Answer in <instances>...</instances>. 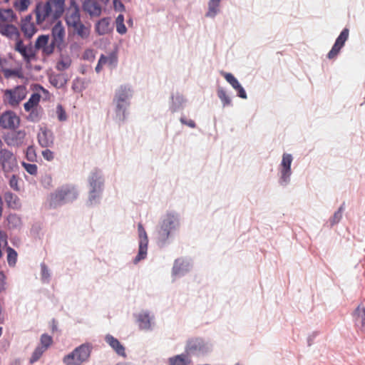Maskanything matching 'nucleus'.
<instances>
[{
  "mask_svg": "<svg viewBox=\"0 0 365 365\" xmlns=\"http://www.w3.org/2000/svg\"><path fill=\"white\" fill-rule=\"evenodd\" d=\"M9 178V184L11 188H12L15 191H20V187L19 186V178L16 175H12Z\"/></svg>",
  "mask_w": 365,
  "mask_h": 365,
  "instance_id": "a18cd8bd",
  "label": "nucleus"
},
{
  "mask_svg": "<svg viewBox=\"0 0 365 365\" xmlns=\"http://www.w3.org/2000/svg\"><path fill=\"white\" fill-rule=\"evenodd\" d=\"M43 158L48 161H51L54 158L53 153L49 149H46L42 151Z\"/></svg>",
  "mask_w": 365,
  "mask_h": 365,
  "instance_id": "864d4df0",
  "label": "nucleus"
},
{
  "mask_svg": "<svg viewBox=\"0 0 365 365\" xmlns=\"http://www.w3.org/2000/svg\"><path fill=\"white\" fill-rule=\"evenodd\" d=\"M235 365H241V364H239V363H237V364H236Z\"/></svg>",
  "mask_w": 365,
  "mask_h": 365,
  "instance_id": "338daca9",
  "label": "nucleus"
},
{
  "mask_svg": "<svg viewBox=\"0 0 365 365\" xmlns=\"http://www.w3.org/2000/svg\"><path fill=\"white\" fill-rule=\"evenodd\" d=\"M212 346L200 338L190 339L185 346V352L189 355H205L210 352Z\"/></svg>",
  "mask_w": 365,
  "mask_h": 365,
  "instance_id": "1a4fd4ad",
  "label": "nucleus"
},
{
  "mask_svg": "<svg viewBox=\"0 0 365 365\" xmlns=\"http://www.w3.org/2000/svg\"><path fill=\"white\" fill-rule=\"evenodd\" d=\"M103 66H103V60H98V64H97V66H96V68H95L96 71L97 73H99L102 70Z\"/></svg>",
  "mask_w": 365,
  "mask_h": 365,
  "instance_id": "13d9d810",
  "label": "nucleus"
},
{
  "mask_svg": "<svg viewBox=\"0 0 365 365\" xmlns=\"http://www.w3.org/2000/svg\"><path fill=\"white\" fill-rule=\"evenodd\" d=\"M26 88L24 86H19L14 89L6 90L4 93V101L11 106H16L26 98Z\"/></svg>",
  "mask_w": 365,
  "mask_h": 365,
  "instance_id": "9b49d317",
  "label": "nucleus"
},
{
  "mask_svg": "<svg viewBox=\"0 0 365 365\" xmlns=\"http://www.w3.org/2000/svg\"><path fill=\"white\" fill-rule=\"evenodd\" d=\"M20 119L17 115L11 111H6L0 116V125L5 129H14L19 126Z\"/></svg>",
  "mask_w": 365,
  "mask_h": 365,
  "instance_id": "dca6fc26",
  "label": "nucleus"
},
{
  "mask_svg": "<svg viewBox=\"0 0 365 365\" xmlns=\"http://www.w3.org/2000/svg\"><path fill=\"white\" fill-rule=\"evenodd\" d=\"M65 0H48L38 3L35 9L36 22L42 25L45 21L58 20L66 14Z\"/></svg>",
  "mask_w": 365,
  "mask_h": 365,
  "instance_id": "f257e3e1",
  "label": "nucleus"
},
{
  "mask_svg": "<svg viewBox=\"0 0 365 365\" xmlns=\"http://www.w3.org/2000/svg\"><path fill=\"white\" fill-rule=\"evenodd\" d=\"M139 236V250L136 257L133 259L134 264L138 263L140 260L145 259L147 256L148 239L147 233L141 223L138 225Z\"/></svg>",
  "mask_w": 365,
  "mask_h": 365,
  "instance_id": "4468645a",
  "label": "nucleus"
},
{
  "mask_svg": "<svg viewBox=\"0 0 365 365\" xmlns=\"http://www.w3.org/2000/svg\"><path fill=\"white\" fill-rule=\"evenodd\" d=\"M50 83L57 88H63L67 83V79L63 74H57L51 76Z\"/></svg>",
  "mask_w": 365,
  "mask_h": 365,
  "instance_id": "2f4dec72",
  "label": "nucleus"
},
{
  "mask_svg": "<svg viewBox=\"0 0 365 365\" xmlns=\"http://www.w3.org/2000/svg\"><path fill=\"white\" fill-rule=\"evenodd\" d=\"M349 37V29L345 28L342 30L338 38H336L334 46L328 53L327 57L331 59L336 57L339 53L341 48L344 46L345 42Z\"/></svg>",
  "mask_w": 365,
  "mask_h": 365,
  "instance_id": "a211bd4d",
  "label": "nucleus"
},
{
  "mask_svg": "<svg viewBox=\"0 0 365 365\" xmlns=\"http://www.w3.org/2000/svg\"><path fill=\"white\" fill-rule=\"evenodd\" d=\"M133 96V90L130 86H120L115 91L113 102L115 105V119L120 122L125 120L126 110L130 106V99Z\"/></svg>",
  "mask_w": 365,
  "mask_h": 365,
  "instance_id": "7ed1b4c3",
  "label": "nucleus"
},
{
  "mask_svg": "<svg viewBox=\"0 0 365 365\" xmlns=\"http://www.w3.org/2000/svg\"><path fill=\"white\" fill-rule=\"evenodd\" d=\"M0 165L2 170L4 173L5 177H9V174L14 172L18 168V163L16 158L8 149L0 150Z\"/></svg>",
  "mask_w": 365,
  "mask_h": 365,
  "instance_id": "9d476101",
  "label": "nucleus"
},
{
  "mask_svg": "<svg viewBox=\"0 0 365 365\" xmlns=\"http://www.w3.org/2000/svg\"><path fill=\"white\" fill-rule=\"evenodd\" d=\"M31 4V0H15L14 7L19 11H25Z\"/></svg>",
  "mask_w": 365,
  "mask_h": 365,
  "instance_id": "e433bc0d",
  "label": "nucleus"
},
{
  "mask_svg": "<svg viewBox=\"0 0 365 365\" xmlns=\"http://www.w3.org/2000/svg\"><path fill=\"white\" fill-rule=\"evenodd\" d=\"M41 280L43 281V282L48 283L49 282V279H50L49 270L44 263H41Z\"/></svg>",
  "mask_w": 365,
  "mask_h": 365,
  "instance_id": "49530a36",
  "label": "nucleus"
},
{
  "mask_svg": "<svg viewBox=\"0 0 365 365\" xmlns=\"http://www.w3.org/2000/svg\"><path fill=\"white\" fill-rule=\"evenodd\" d=\"M125 19L124 15L122 14H120L118 15V16L115 18V25L116 28V31L118 34L120 35H124L127 33V28L125 25Z\"/></svg>",
  "mask_w": 365,
  "mask_h": 365,
  "instance_id": "473e14b6",
  "label": "nucleus"
},
{
  "mask_svg": "<svg viewBox=\"0 0 365 365\" xmlns=\"http://www.w3.org/2000/svg\"><path fill=\"white\" fill-rule=\"evenodd\" d=\"M180 120L182 124L186 125L190 128H194L196 127V124L192 120H187L185 118L181 117Z\"/></svg>",
  "mask_w": 365,
  "mask_h": 365,
  "instance_id": "5fc2aeb1",
  "label": "nucleus"
},
{
  "mask_svg": "<svg viewBox=\"0 0 365 365\" xmlns=\"http://www.w3.org/2000/svg\"><path fill=\"white\" fill-rule=\"evenodd\" d=\"M171 98L172 103L170 106V110L172 112H176L182 108L185 103V99L182 96L177 94L176 96H172Z\"/></svg>",
  "mask_w": 365,
  "mask_h": 365,
  "instance_id": "72a5a7b5",
  "label": "nucleus"
},
{
  "mask_svg": "<svg viewBox=\"0 0 365 365\" xmlns=\"http://www.w3.org/2000/svg\"><path fill=\"white\" fill-rule=\"evenodd\" d=\"M71 66V61L69 59H64L60 61L56 66V68L58 71H64L69 68Z\"/></svg>",
  "mask_w": 365,
  "mask_h": 365,
  "instance_id": "3c124183",
  "label": "nucleus"
},
{
  "mask_svg": "<svg viewBox=\"0 0 365 365\" xmlns=\"http://www.w3.org/2000/svg\"><path fill=\"white\" fill-rule=\"evenodd\" d=\"M15 51L18 52L27 63H30L36 57V51L31 42L25 44L20 38L16 41L14 46Z\"/></svg>",
  "mask_w": 365,
  "mask_h": 365,
  "instance_id": "f8f14e48",
  "label": "nucleus"
},
{
  "mask_svg": "<svg viewBox=\"0 0 365 365\" xmlns=\"http://www.w3.org/2000/svg\"><path fill=\"white\" fill-rule=\"evenodd\" d=\"M64 20L68 29H71L73 34L81 40L88 39L91 33V24H85L81 21V9L76 6L66 10Z\"/></svg>",
  "mask_w": 365,
  "mask_h": 365,
  "instance_id": "f03ea898",
  "label": "nucleus"
},
{
  "mask_svg": "<svg viewBox=\"0 0 365 365\" xmlns=\"http://www.w3.org/2000/svg\"><path fill=\"white\" fill-rule=\"evenodd\" d=\"M58 119L60 121H65L67 118L66 113L61 105H58L56 108Z\"/></svg>",
  "mask_w": 365,
  "mask_h": 365,
  "instance_id": "8fccbe9b",
  "label": "nucleus"
},
{
  "mask_svg": "<svg viewBox=\"0 0 365 365\" xmlns=\"http://www.w3.org/2000/svg\"><path fill=\"white\" fill-rule=\"evenodd\" d=\"M26 132L24 130L12 131L4 137L5 143L11 147H19L24 143Z\"/></svg>",
  "mask_w": 365,
  "mask_h": 365,
  "instance_id": "f3484780",
  "label": "nucleus"
},
{
  "mask_svg": "<svg viewBox=\"0 0 365 365\" xmlns=\"http://www.w3.org/2000/svg\"><path fill=\"white\" fill-rule=\"evenodd\" d=\"M45 351V349L37 346L31 354V356L29 359V363L33 364L38 361V359L42 356Z\"/></svg>",
  "mask_w": 365,
  "mask_h": 365,
  "instance_id": "a19ab883",
  "label": "nucleus"
},
{
  "mask_svg": "<svg viewBox=\"0 0 365 365\" xmlns=\"http://www.w3.org/2000/svg\"><path fill=\"white\" fill-rule=\"evenodd\" d=\"M7 222L10 229H16L21 226V219L16 214L9 215Z\"/></svg>",
  "mask_w": 365,
  "mask_h": 365,
  "instance_id": "c9c22d12",
  "label": "nucleus"
},
{
  "mask_svg": "<svg viewBox=\"0 0 365 365\" xmlns=\"http://www.w3.org/2000/svg\"><path fill=\"white\" fill-rule=\"evenodd\" d=\"M217 96L221 100L224 107L231 105V99L222 88L217 89Z\"/></svg>",
  "mask_w": 365,
  "mask_h": 365,
  "instance_id": "58836bf2",
  "label": "nucleus"
},
{
  "mask_svg": "<svg viewBox=\"0 0 365 365\" xmlns=\"http://www.w3.org/2000/svg\"><path fill=\"white\" fill-rule=\"evenodd\" d=\"M4 200L8 207L11 209L18 210L21 206L19 197L11 192H6L4 194Z\"/></svg>",
  "mask_w": 365,
  "mask_h": 365,
  "instance_id": "cd10ccee",
  "label": "nucleus"
},
{
  "mask_svg": "<svg viewBox=\"0 0 365 365\" xmlns=\"http://www.w3.org/2000/svg\"><path fill=\"white\" fill-rule=\"evenodd\" d=\"M26 158L31 162H34L36 160V154L34 146H29L26 152Z\"/></svg>",
  "mask_w": 365,
  "mask_h": 365,
  "instance_id": "de8ad7c7",
  "label": "nucleus"
},
{
  "mask_svg": "<svg viewBox=\"0 0 365 365\" xmlns=\"http://www.w3.org/2000/svg\"><path fill=\"white\" fill-rule=\"evenodd\" d=\"M235 90L237 92V96L239 97L244 99H246L247 98V93L241 85L239 87L236 88Z\"/></svg>",
  "mask_w": 365,
  "mask_h": 365,
  "instance_id": "4d7b16f0",
  "label": "nucleus"
},
{
  "mask_svg": "<svg viewBox=\"0 0 365 365\" xmlns=\"http://www.w3.org/2000/svg\"><path fill=\"white\" fill-rule=\"evenodd\" d=\"M106 341L118 355L125 356V348L117 339L108 334L106 336Z\"/></svg>",
  "mask_w": 365,
  "mask_h": 365,
  "instance_id": "bb28decb",
  "label": "nucleus"
},
{
  "mask_svg": "<svg viewBox=\"0 0 365 365\" xmlns=\"http://www.w3.org/2000/svg\"><path fill=\"white\" fill-rule=\"evenodd\" d=\"M52 342V337L46 334H43L41 336L40 344L38 346L43 348L46 351L51 345Z\"/></svg>",
  "mask_w": 365,
  "mask_h": 365,
  "instance_id": "ea45409f",
  "label": "nucleus"
},
{
  "mask_svg": "<svg viewBox=\"0 0 365 365\" xmlns=\"http://www.w3.org/2000/svg\"><path fill=\"white\" fill-rule=\"evenodd\" d=\"M32 19V16L29 14L25 16L21 22V29L25 38L28 39L31 38L38 31Z\"/></svg>",
  "mask_w": 365,
  "mask_h": 365,
  "instance_id": "aec40b11",
  "label": "nucleus"
},
{
  "mask_svg": "<svg viewBox=\"0 0 365 365\" xmlns=\"http://www.w3.org/2000/svg\"><path fill=\"white\" fill-rule=\"evenodd\" d=\"M179 226V218L177 215L168 213L163 220L158 231V242L165 245L170 233Z\"/></svg>",
  "mask_w": 365,
  "mask_h": 365,
  "instance_id": "0eeeda50",
  "label": "nucleus"
},
{
  "mask_svg": "<svg viewBox=\"0 0 365 365\" xmlns=\"http://www.w3.org/2000/svg\"><path fill=\"white\" fill-rule=\"evenodd\" d=\"M0 13L1 14V22L6 23V21H12L14 17V11L11 9L3 10L0 9Z\"/></svg>",
  "mask_w": 365,
  "mask_h": 365,
  "instance_id": "79ce46f5",
  "label": "nucleus"
},
{
  "mask_svg": "<svg viewBox=\"0 0 365 365\" xmlns=\"http://www.w3.org/2000/svg\"><path fill=\"white\" fill-rule=\"evenodd\" d=\"M0 34L11 40L16 41L20 38L17 27L4 22H0Z\"/></svg>",
  "mask_w": 365,
  "mask_h": 365,
  "instance_id": "412c9836",
  "label": "nucleus"
},
{
  "mask_svg": "<svg viewBox=\"0 0 365 365\" xmlns=\"http://www.w3.org/2000/svg\"><path fill=\"white\" fill-rule=\"evenodd\" d=\"M128 22L129 24H132V23H133V20H132V19H130L128 20Z\"/></svg>",
  "mask_w": 365,
  "mask_h": 365,
  "instance_id": "680f3d73",
  "label": "nucleus"
},
{
  "mask_svg": "<svg viewBox=\"0 0 365 365\" xmlns=\"http://www.w3.org/2000/svg\"><path fill=\"white\" fill-rule=\"evenodd\" d=\"M190 363V357L185 351L168 359L169 365H189Z\"/></svg>",
  "mask_w": 365,
  "mask_h": 365,
  "instance_id": "a878e982",
  "label": "nucleus"
},
{
  "mask_svg": "<svg viewBox=\"0 0 365 365\" xmlns=\"http://www.w3.org/2000/svg\"><path fill=\"white\" fill-rule=\"evenodd\" d=\"M5 289H6V276L2 272H0V292L4 291Z\"/></svg>",
  "mask_w": 365,
  "mask_h": 365,
  "instance_id": "6e6d98bb",
  "label": "nucleus"
},
{
  "mask_svg": "<svg viewBox=\"0 0 365 365\" xmlns=\"http://www.w3.org/2000/svg\"><path fill=\"white\" fill-rule=\"evenodd\" d=\"M49 40V36L48 35H41L39 36L36 42L35 45L34 46V48H35V51L41 49L43 53L46 55H51V53H48L46 51V47L48 46L49 44H48Z\"/></svg>",
  "mask_w": 365,
  "mask_h": 365,
  "instance_id": "c85d7f7f",
  "label": "nucleus"
},
{
  "mask_svg": "<svg viewBox=\"0 0 365 365\" xmlns=\"http://www.w3.org/2000/svg\"><path fill=\"white\" fill-rule=\"evenodd\" d=\"M292 156L291 154L284 153L282 155V160L280 163V185L285 186L290 181V177L292 175L291 165L292 162Z\"/></svg>",
  "mask_w": 365,
  "mask_h": 365,
  "instance_id": "ddd939ff",
  "label": "nucleus"
},
{
  "mask_svg": "<svg viewBox=\"0 0 365 365\" xmlns=\"http://www.w3.org/2000/svg\"><path fill=\"white\" fill-rule=\"evenodd\" d=\"M99 60H103V66H107L110 69H113L116 67L118 63V58L115 54L111 53L106 56L102 54Z\"/></svg>",
  "mask_w": 365,
  "mask_h": 365,
  "instance_id": "c756f323",
  "label": "nucleus"
},
{
  "mask_svg": "<svg viewBox=\"0 0 365 365\" xmlns=\"http://www.w3.org/2000/svg\"><path fill=\"white\" fill-rule=\"evenodd\" d=\"M51 41L46 51L48 53H53L55 48L61 51L65 46L66 30L61 21H58L51 28Z\"/></svg>",
  "mask_w": 365,
  "mask_h": 365,
  "instance_id": "39448f33",
  "label": "nucleus"
},
{
  "mask_svg": "<svg viewBox=\"0 0 365 365\" xmlns=\"http://www.w3.org/2000/svg\"><path fill=\"white\" fill-rule=\"evenodd\" d=\"M31 115H32V114H31V115H30L29 118H30V119H31V120H34V118H32Z\"/></svg>",
  "mask_w": 365,
  "mask_h": 365,
  "instance_id": "69168bd1",
  "label": "nucleus"
},
{
  "mask_svg": "<svg viewBox=\"0 0 365 365\" xmlns=\"http://www.w3.org/2000/svg\"><path fill=\"white\" fill-rule=\"evenodd\" d=\"M96 33L99 36L110 34L113 31V26L110 17H103L97 21L94 25Z\"/></svg>",
  "mask_w": 365,
  "mask_h": 365,
  "instance_id": "6ab92c4d",
  "label": "nucleus"
},
{
  "mask_svg": "<svg viewBox=\"0 0 365 365\" xmlns=\"http://www.w3.org/2000/svg\"><path fill=\"white\" fill-rule=\"evenodd\" d=\"M3 145V142L1 141V140L0 139V148H1V146Z\"/></svg>",
  "mask_w": 365,
  "mask_h": 365,
  "instance_id": "e2e57ef3",
  "label": "nucleus"
},
{
  "mask_svg": "<svg viewBox=\"0 0 365 365\" xmlns=\"http://www.w3.org/2000/svg\"><path fill=\"white\" fill-rule=\"evenodd\" d=\"M78 197V192L72 185H63L51 193L49 197V205L57 207L64 204L73 202Z\"/></svg>",
  "mask_w": 365,
  "mask_h": 365,
  "instance_id": "20e7f679",
  "label": "nucleus"
},
{
  "mask_svg": "<svg viewBox=\"0 0 365 365\" xmlns=\"http://www.w3.org/2000/svg\"><path fill=\"white\" fill-rule=\"evenodd\" d=\"M223 76L226 81L232 86L234 89H235L236 88L239 87L241 85L237 81V79L232 73H225Z\"/></svg>",
  "mask_w": 365,
  "mask_h": 365,
  "instance_id": "37998d69",
  "label": "nucleus"
},
{
  "mask_svg": "<svg viewBox=\"0 0 365 365\" xmlns=\"http://www.w3.org/2000/svg\"><path fill=\"white\" fill-rule=\"evenodd\" d=\"M54 137L53 133L47 129H41L38 134V141L43 148H49L53 145Z\"/></svg>",
  "mask_w": 365,
  "mask_h": 365,
  "instance_id": "5701e85b",
  "label": "nucleus"
},
{
  "mask_svg": "<svg viewBox=\"0 0 365 365\" xmlns=\"http://www.w3.org/2000/svg\"><path fill=\"white\" fill-rule=\"evenodd\" d=\"M1 334H2V328L0 327V336H1Z\"/></svg>",
  "mask_w": 365,
  "mask_h": 365,
  "instance_id": "0e129e2a",
  "label": "nucleus"
},
{
  "mask_svg": "<svg viewBox=\"0 0 365 365\" xmlns=\"http://www.w3.org/2000/svg\"><path fill=\"white\" fill-rule=\"evenodd\" d=\"M221 0H210L208 3V11L206 16L214 18L220 11V3Z\"/></svg>",
  "mask_w": 365,
  "mask_h": 365,
  "instance_id": "7c9ffc66",
  "label": "nucleus"
},
{
  "mask_svg": "<svg viewBox=\"0 0 365 365\" xmlns=\"http://www.w3.org/2000/svg\"><path fill=\"white\" fill-rule=\"evenodd\" d=\"M11 365H21V361L19 359H16Z\"/></svg>",
  "mask_w": 365,
  "mask_h": 365,
  "instance_id": "bf43d9fd",
  "label": "nucleus"
},
{
  "mask_svg": "<svg viewBox=\"0 0 365 365\" xmlns=\"http://www.w3.org/2000/svg\"><path fill=\"white\" fill-rule=\"evenodd\" d=\"M344 210V207L341 205L337 211H336L333 215V217L330 219L331 225L333 226L337 223H339L342 217V212Z\"/></svg>",
  "mask_w": 365,
  "mask_h": 365,
  "instance_id": "c03bdc74",
  "label": "nucleus"
},
{
  "mask_svg": "<svg viewBox=\"0 0 365 365\" xmlns=\"http://www.w3.org/2000/svg\"><path fill=\"white\" fill-rule=\"evenodd\" d=\"M7 252V261L11 267H14L17 260V252L11 247H9L6 249Z\"/></svg>",
  "mask_w": 365,
  "mask_h": 365,
  "instance_id": "4c0bfd02",
  "label": "nucleus"
},
{
  "mask_svg": "<svg viewBox=\"0 0 365 365\" xmlns=\"http://www.w3.org/2000/svg\"><path fill=\"white\" fill-rule=\"evenodd\" d=\"M91 349L92 346L89 344H83L66 355L63 362L66 365H81L88 360Z\"/></svg>",
  "mask_w": 365,
  "mask_h": 365,
  "instance_id": "423d86ee",
  "label": "nucleus"
},
{
  "mask_svg": "<svg viewBox=\"0 0 365 365\" xmlns=\"http://www.w3.org/2000/svg\"><path fill=\"white\" fill-rule=\"evenodd\" d=\"M136 317L140 329L148 331L152 329L153 317H150L147 311H143L139 313Z\"/></svg>",
  "mask_w": 365,
  "mask_h": 365,
  "instance_id": "b1692460",
  "label": "nucleus"
},
{
  "mask_svg": "<svg viewBox=\"0 0 365 365\" xmlns=\"http://www.w3.org/2000/svg\"><path fill=\"white\" fill-rule=\"evenodd\" d=\"M113 8L115 11H124L125 8L124 4L120 0H113Z\"/></svg>",
  "mask_w": 365,
  "mask_h": 365,
  "instance_id": "603ef678",
  "label": "nucleus"
},
{
  "mask_svg": "<svg viewBox=\"0 0 365 365\" xmlns=\"http://www.w3.org/2000/svg\"><path fill=\"white\" fill-rule=\"evenodd\" d=\"M116 365H128V364H125V363H119V364H116Z\"/></svg>",
  "mask_w": 365,
  "mask_h": 365,
  "instance_id": "052dcab7",
  "label": "nucleus"
},
{
  "mask_svg": "<svg viewBox=\"0 0 365 365\" xmlns=\"http://www.w3.org/2000/svg\"><path fill=\"white\" fill-rule=\"evenodd\" d=\"M22 165L24 166V169L26 170L28 173L33 175H36L38 168L36 164L23 163Z\"/></svg>",
  "mask_w": 365,
  "mask_h": 365,
  "instance_id": "09e8293b",
  "label": "nucleus"
},
{
  "mask_svg": "<svg viewBox=\"0 0 365 365\" xmlns=\"http://www.w3.org/2000/svg\"><path fill=\"white\" fill-rule=\"evenodd\" d=\"M90 191L88 202L91 205L96 204L103 190V179L99 170H94L88 178Z\"/></svg>",
  "mask_w": 365,
  "mask_h": 365,
  "instance_id": "6e6552de",
  "label": "nucleus"
},
{
  "mask_svg": "<svg viewBox=\"0 0 365 365\" xmlns=\"http://www.w3.org/2000/svg\"><path fill=\"white\" fill-rule=\"evenodd\" d=\"M41 96L37 93H34L29 101L24 103V109L26 111L31 110L35 106H36L40 101Z\"/></svg>",
  "mask_w": 365,
  "mask_h": 365,
  "instance_id": "f704fd0d",
  "label": "nucleus"
},
{
  "mask_svg": "<svg viewBox=\"0 0 365 365\" xmlns=\"http://www.w3.org/2000/svg\"><path fill=\"white\" fill-rule=\"evenodd\" d=\"M191 268V264L189 261L178 259L175 261L174 266L173 267V274L174 276H183Z\"/></svg>",
  "mask_w": 365,
  "mask_h": 365,
  "instance_id": "4be33fe9",
  "label": "nucleus"
},
{
  "mask_svg": "<svg viewBox=\"0 0 365 365\" xmlns=\"http://www.w3.org/2000/svg\"><path fill=\"white\" fill-rule=\"evenodd\" d=\"M354 323L361 331H365V307L358 306L353 313Z\"/></svg>",
  "mask_w": 365,
  "mask_h": 365,
  "instance_id": "393cba45",
  "label": "nucleus"
},
{
  "mask_svg": "<svg viewBox=\"0 0 365 365\" xmlns=\"http://www.w3.org/2000/svg\"><path fill=\"white\" fill-rule=\"evenodd\" d=\"M101 2L98 0H83L81 5L82 10L91 19L98 18L102 15L103 9Z\"/></svg>",
  "mask_w": 365,
  "mask_h": 365,
  "instance_id": "2eb2a0df",
  "label": "nucleus"
}]
</instances>
